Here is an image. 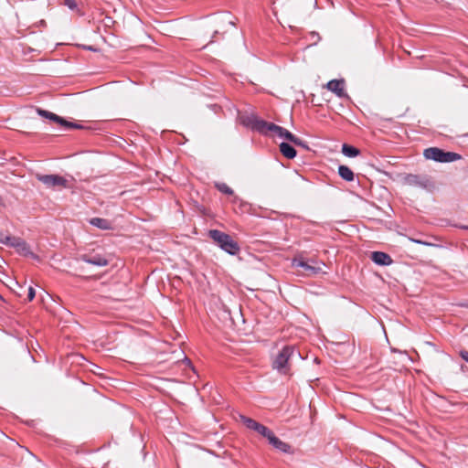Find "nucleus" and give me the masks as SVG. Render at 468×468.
<instances>
[{"label":"nucleus","mask_w":468,"mask_h":468,"mask_svg":"<svg viewBox=\"0 0 468 468\" xmlns=\"http://www.w3.org/2000/svg\"><path fill=\"white\" fill-rule=\"evenodd\" d=\"M338 174L346 181H352L354 179L353 171L346 165H340L338 167Z\"/></svg>","instance_id":"18"},{"label":"nucleus","mask_w":468,"mask_h":468,"mask_svg":"<svg viewBox=\"0 0 468 468\" xmlns=\"http://www.w3.org/2000/svg\"><path fill=\"white\" fill-rule=\"evenodd\" d=\"M413 242H416V243H419V244H423V245H431V243H428V242H425V241H421V240H419V239H411Z\"/></svg>","instance_id":"25"},{"label":"nucleus","mask_w":468,"mask_h":468,"mask_svg":"<svg viewBox=\"0 0 468 468\" xmlns=\"http://www.w3.org/2000/svg\"><path fill=\"white\" fill-rule=\"evenodd\" d=\"M426 159L434 160L440 163H451L461 159V155L453 152H445L437 147H431L424 151Z\"/></svg>","instance_id":"2"},{"label":"nucleus","mask_w":468,"mask_h":468,"mask_svg":"<svg viewBox=\"0 0 468 468\" xmlns=\"http://www.w3.org/2000/svg\"><path fill=\"white\" fill-rule=\"evenodd\" d=\"M2 243L9 245L16 249V250L25 256H34L26 241L20 238L16 237H5V239L1 240Z\"/></svg>","instance_id":"7"},{"label":"nucleus","mask_w":468,"mask_h":468,"mask_svg":"<svg viewBox=\"0 0 468 468\" xmlns=\"http://www.w3.org/2000/svg\"><path fill=\"white\" fill-rule=\"evenodd\" d=\"M65 5L69 6L71 10L77 7V4L74 0H65Z\"/></svg>","instance_id":"22"},{"label":"nucleus","mask_w":468,"mask_h":468,"mask_svg":"<svg viewBox=\"0 0 468 468\" xmlns=\"http://www.w3.org/2000/svg\"><path fill=\"white\" fill-rule=\"evenodd\" d=\"M292 265L295 268H303L305 275L317 274L322 271L320 265H313L303 258H295L292 260Z\"/></svg>","instance_id":"9"},{"label":"nucleus","mask_w":468,"mask_h":468,"mask_svg":"<svg viewBox=\"0 0 468 468\" xmlns=\"http://www.w3.org/2000/svg\"><path fill=\"white\" fill-rule=\"evenodd\" d=\"M326 87L329 90L335 93L338 97H344L346 95L343 80H330L327 83Z\"/></svg>","instance_id":"13"},{"label":"nucleus","mask_w":468,"mask_h":468,"mask_svg":"<svg viewBox=\"0 0 468 468\" xmlns=\"http://www.w3.org/2000/svg\"><path fill=\"white\" fill-rule=\"evenodd\" d=\"M35 295H36V292H35L34 288L29 287V289H28V295H27L28 301H32L34 299Z\"/></svg>","instance_id":"23"},{"label":"nucleus","mask_w":468,"mask_h":468,"mask_svg":"<svg viewBox=\"0 0 468 468\" xmlns=\"http://www.w3.org/2000/svg\"><path fill=\"white\" fill-rule=\"evenodd\" d=\"M371 259L378 265H389L392 262L390 256L381 251L372 252Z\"/></svg>","instance_id":"14"},{"label":"nucleus","mask_w":468,"mask_h":468,"mask_svg":"<svg viewBox=\"0 0 468 468\" xmlns=\"http://www.w3.org/2000/svg\"><path fill=\"white\" fill-rule=\"evenodd\" d=\"M463 359H464L466 362H468V351H462L460 353Z\"/></svg>","instance_id":"24"},{"label":"nucleus","mask_w":468,"mask_h":468,"mask_svg":"<svg viewBox=\"0 0 468 468\" xmlns=\"http://www.w3.org/2000/svg\"><path fill=\"white\" fill-rule=\"evenodd\" d=\"M216 187L220 192H222L224 194H227V195H232L233 194L232 189L228 185H226L225 183H217L216 184Z\"/></svg>","instance_id":"21"},{"label":"nucleus","mask_w":468,"mask_h":468,"mask_svg":"<svg viewBox=\"0 0 468 468\" xmlns=\"http://www.w3.org/2000/svg\"><path fill=\"white\" fill-rule=\"evenodd\" d=\"M210 238L226 252L236 255L239 251L238 243L228 234L217 229L209 231Z\"/></svg>","instance_id":"1"},{"label":"nucleus","mask_w":468,"mask_h":468,"mask_svg":"<svg viewBox=\"0 0 468 468\" xmlns=\"http://www.w3.org/2000/svg\"><path fill=\"white\" fill-rule=\"evenodd\" d=\"M404 183L408 186L430 189L433 186L432 182L427 176L410 174L404 177Z\"/></svg>","instance_id":"6"},{"label":"nucleus","mask_w":468,"mask_h":468,"mask_svg":"<svg viewBox=\"0 0 468 468\" xmlns=\"http://www.w3.org/2000/svg\"><path fill=\"white\" fill-rule=\"evenodd\" d=\"M37 112L38 113V115L44 117V118L49 119L51 122L58 123L59 125H61L62 127H65L66 129L80 128V125H79L77 123L69 122L66 121L65 119H63L62 117H60L53 112H50L48 111L42 110V109H37Z\"/></svg>","instance_id":"8"},{"label":"nucleus","mask_w":468,"mask_h":468,"mask_svg":"<svg viewBox=\"0 0 468 468\" xmlns=\"http://www.w3.org/2000/svg\"><path fill=\"white\" fill-rule=\"evenodd\" d=\"M242 125L255 130L261 133H265L266 121L260 119L254 114H243L239 117Z\"/></svg>","instance_id":"5"},{"label":"nucleus","mask_w":468,"mask_h":468,"mask_svg":"<svg viewBox=\"0 0 468 468\" xmlns=\"http://www.w3.org/2000/svg\"><path fill=\"white\" fill-rule=\"evenodd\" d=\"M280 151L282 155L288 159H292L296 156V150L287 143H282L280 144Z\"/></svg>","instance_id":"17"},{"label":"nucleus","mask_w":468,"mask_h":468,"mask_svg":"<svg viewBox=\"0 0 468 468\" xmlns=\"http://www.w3.org/2000/svg\"><path fill=\"white\" fill-rule=\"evenodd\" d=\"M90 223L94 226V227H97L98 229H103V230H108V229H112V224L111 221H109L108 219H105V218H93L90 220Z\"/></svg>","instance_id":"16"},{"label":"nucleus","mask_w":468,"mask_h":468,"mask_svg":"<svg viewBox=\"0 0 468 468\" xmlns=\"http://www.w3.org/2000/svg\"><path fill=\"white\" fill-rule=\"evenodd\" d=\"M266 133L264 134H268L269 133H271L273 136H278L280 138L283 137V132H285V129L283 127L278 126L274 123L266 122L265 126Z\"/></svg>","instance_id":"15"},{"label":"nucleus","mask_w":468,"mask_h":468,"mask_svg":"<svg viewBox=\"0 0 468 468\" xmlns=\"http://www.w3.org/2000/svg\"><path fill=\"white\" fill-rule=\"evenodd\" d=\"M240 419H241L243 424L248 429L256 431L258 433H260L263 437H266L267 435H270L271 430H269L264 425L257 422L256 420H252L250 418L245 417V416H241Z\"/></svg>","instance_id":"10"},{"label":"nucleus","mask_w":468,"mask_h":468,"mask_svg":"<svg viewBox=\"0 0 468 468\" xmlns=\"http://www.w3.org/2000/svg\"><path fill=\"white\" fill-rule=\"evenodd\" d=\"M36 178L43 183L48 188H67L69 181L58 175L37 174Z\"/></svg>","instance_id":"4"},{"label":"nucleus","mask_w":468,"mask_h":468,"mask_svg":"<svg viewBox=\"0 0 468 468\" xmlns=\"http://www.w3.org/2000/svg\"><path fill=\"white\" fill-rule=\"evenodd\" d=\"M265 438H267L270 444H271L277 450L282 452H290L291 446L277 438L271 431H270V435H267Z\"/></svg>","instance_id":"11"},{"label":"nucleus","mask_w":468,"mask_h":468,"mask_svg":"<svg viewBox=\"0 0 468 468\" xmlns=\"http://www.w3.org/2000/svg\"><path fill=\"white\" fill-rule=\"evenodd\" d=\"M295 351L296 350L293 346H284L274 359L273 368L277 369L282 374H287L289 370V360Z\"/></svg>","instance_id":"3"},{"label":"nucleus","mask_w":468,"mask_h":468,"mask_svg":"<svg viewBox=\"0 0 468 468\" xmlns=\"http://www.w3.org/2000/svg\"><path fill=\"white\" fill-rule=\"evenodd\" d=\"M342 153L346 155V156H348V157H355L356 155H358L359 154V151L358 149H356V147H353L351 145H348V144H343L342 146Z\"/></svg>","instance_id":"20"},{"label":"nucleus","mask_w":468,"mask_h":468,"mask_svg":"<svg viewBox=\"0 0 468 468\" xmlns=\"http://www.w3.org/2000/svg\"><path fill=\"white\" fill-rule=\"evenodd\" d=\"M284 139L290 141L291 143L294 144L295 145H301V146H305L303 142L296 137L294 134H292L291 132H289L288 130L285 129V132H283V137Z\"/></svg>","instance_id":"19"},{"label":"nucleus","mask_w":468,"mask_h":468,"mask_svg":"<svg viewBox=\"0 0 468 468\" xmlns=\"http://www.w3.org/2000/svg\"><path fill=\"white\" fill-rule=\"evenodd\" d=\"M81 260L87 263L96 265V266H106L109 262V261L99 254L95 255H83L81 257Z\"/></svg>","instance_id":"12"}]
</instances>
